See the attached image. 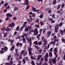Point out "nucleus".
<instances>
[{
  "mask_svg": "<svg viewBox=\"0 0 65 65\" xmlns=\"http://www.w3.org/2000/svg\"><path fill=\"white\" fill-rule=\"evenodd\" d=\"M32 10H33V11H34V12H37L38 13H39V12H40L41 11L39 10H36V8L34 7L32 8Z\"/></svg>",
  "mask_w": 65,
  "mask_h": 65,
  "instance_id": "f257e3e1",
  "label": "nucleus"
},
{
  "mask_svg": "<svg viewBox=\"0 0 65 65\" xmlns=\"http://www.w3.org/2000/svg\"><path fill=\"white\" fill-rule=\"evenodd\" d=\"M58 51V48L57 47L55 48L54 49V54L56 56V57L57 58L58 56V55L57 54V52Z\"/></svg>",
  "mask_w": 65,
  "mask_h": 65,
  "instance_id": "f03ea898",
  "label": "nucleus"
},
{
  "mask_svg": "<svg viewBox=\"0 0 65 65\" xmlns=\"http://www.w3.org/2000/svg\"><path fill=\"white\" fill-rule=\"evenodd\" d=\"M24 35H25V36H26V38L27 39V40H28V41H29H29H30V45H32V42H31V38H30L29 41V39L27 37V35L25 33Z\"/></svg>",
  "mask_w": 65,
  "mask_h": 65,
  "instance_id": "7ed1b4c3",
  "label": "nucleus"
},
{
  "mask_svg": "<svg viewBox=\"0 0 65 65\" xmlns=\"http://www.w3.org/2000/svg\"><path fill=\"white\" fill-rule=\"evenodd\" d=\"M28 51H29V55H32V53H31V51L32 50V49L30 47L28 48Z\"/></svg>",
  "mask_w": 65,
  "mask_h": 65,
  "instance_id": "20e7f679",
  "label": "nucleus"
},
{
  "mask_svg": "<svg viewBox=\"0 0 65 65\" xmlns=\"http://www.w3.org/2000/svg\"><path fill=\"white\" fill-rule=\"evenodd\" d=\"M37 31V29L36 28L35 30V31H34V33L35 35H37L38 33V31Z\"/></svg>",
  "mask_w": 65,
  "mask_h": 65,
  "instance_id": "39448f33",
  "label": "nucleus"
},
{
  "mask_svg": "<svg viewBox=\"0 0 65 65\" xmlns=\"http://www.w3.org/2000/svg\"><path fill=\"white\" fill-rule=\"evenodd\" d=\"M15 24H14V23H12L9 25L8 26H10V27H13H13H14V26H15Z\"/></svg>",
  "mask_w": 65,
  "mask_h": 65,
  "instance_id": "423d86ee",
  "label": "nucleus"
},
{
  "mask_svg": "<svg viewBox=\"0 0 65 65\" xmlns=\"http://www.w3.org/2000/svg\"><path fill=\"white\" fill-rule=\"evenodd\" d=\"M42 41H43L44 44L46 43V41L43 37L42 38Z\"/></svg>",
  "mask_w": 65,
  "mask_h": 65,
  "instance_id": "0eeeda50",
  "label": "nucleus"
},
{
  "mask_svg": "<svg viewBox=\"0 0 65 65\" xmlns=\"http://www.w3.org/2000/svg\"><path fill=\"white\" fill-rule=\"evenodd\" d=\"M46 55L45 57V61H47V58H48V53H46Z\"/></svg>",
  "mask_w": 65,
  "mask_h": 65,
  "instance_id": "6e6552de",
  "label": "nucleus"
},
{
  "mask_svg": "<svg viewBox=\"0 0 65 65\" xmlns=\"http://www.w3.org/2000/svg\"><path fill=\"white\" fill-rule=\"evenodd\" d=\"M42 31V29H40V34L38 36H37V38H38V37H40V36H41V32Z\"/></svg>",
  "mask_w": 65,
  "mask_h": 65,
  "instance_id": "1a4fd4ad",
  "label": "nucleus"
},
{
  "mask_svg": "<svg viewBox=\"0 0 65 65\" xmlns=\"http://www.w3.org/2000/svg\"><path fill=\"white\" fill-rule=\"evenodd\" d=\"M8 50V48H7V47H6L5 46V48H2V50H3V51H7V50Z\"/></svg>",
  "mask_w": 65,
  "mask_h": 65,
  "instance_id": "9d476101",
  "label": "nucleus"
},
{
  "mask_svg": "<svg viewBox=\"0 0 65 65\" xmlns=\"http://www.w3.org/2000/svg\"><path fill=\"white\" fill-rule=\"evenodd\" d=\"M7 17H13V15H11L10 13H7Z\"/></svg>",
  "mask_w": 65,
  "mask_h": 65,
  "instance_id": "9b49d317",
  "label": "nucleus"
},
{
  "mask_svg": "<svg viewBox=\"0 0 65 65\" xmlns=\"http://www.w3.org/2000/svg\"><path fill=\"white\" fill-rule=\"evenodd\" d=\"M15 48V46H13L12 47H11V48L10 49V50L11 51H13V50H14V49Z\"/></svg>",
  "mask_w": 65,
  "mask_h": 65,
  "instance_id": "f8f14e48",
  "label": "nucleus"
},
{
  "mask_svg": "<svg viewBox=\"0 0 65 65\" xmlns=\"http://www.w3.org/2000/svg\"><path fill=\"white\" fill-rule=\"evenodd\" d=\"M56 40H55L54 41H54H52L51 42V44H54V45H55V42H56Z\"/></svg>",
  "mask_w": 65,
  "mask_h": 65,
  "instance_id": "ddd939ff",
  "label": "nucleus"
},
{
  "mask_svg": "<svg viewBox=\"0 0 65 65\" xmlns=\"http://www.w3.org/2000/svg\"><path fill=\"white\" fill-rule=\"evenodd\" d=\"M12 63H13V62H12V61H11V62L10 64H8V63L7 62H6V65H12Z\"/></svg>",
  "mask_w": 65,
  "mask_h": 65,
  "instance_id": "4468645a",
  "label": "nucleus"
},
{
  "mask_svg": "<svg viewBox=\"0 0 65 65\" xmlns=\"http://www.w3.org/2000/svg\"><path fill=\"white\" fill-rule=\"evenodd\" d=\"M25 5H27L29 4V2L28 1V0H26L25 1Z\"/></svg>",
  "mask_w": 65,
  "mask_h": 65,
  "instance_id": "2eb2a0df",
  "label": "nucleus"
},
{
  "mask_svg": "<svg viewBox=\"0 0 65 65\" xmlns=\"http://www.w3.org/2000/svg\"><path fill=\"white\" fill-rule=\"evenodd\" d=\"M52 62H53V63H55L56 62V61L55 59L54 58L53 60H52Z\"/></svg>",
  "mask_w": 65,
  "mask_h": 65,
  "instance_id": "dca6fc26",
  "label": "nucleus"
},
{
  "mask_svg": "<svg viewBox=\"0 0 65 65\" xmlns=\"http://www.w3.org/2000/svg\"><path fill=\"white\" fill-rule=\"evenodd\" d=\"M41 55H39L38 57V61L39 60H40L41 58Z\"/></svg>",
  "mask_w": 65,
  "mask_h": 65,
  "instance_id": "f3484780",
  "label": "nucleus"
},
{
  "mask_svg": "<svg viewBox=\"0 0 65 65\" xmlns=\"http://www.w3.org/2000/svg\"><path fill=\"white\" fill-rule=\"evenodd\" d=\"M51 32L50 31H48L47 32V35L48 36H50V35H51Z\"/></svg>",
  "mask_w": 65,
  "mask_h": 65,
  "instance_id": "a211bd4d",
  "label": "nucleus"
},
{
  "mask_svg": "<svg viewBox=\"0 0 65 65\" xmlns=\"http://www.w3.org/2000/svg\"><path fill=\"white\" fill-rule=\"evenodd\" d=\"M18 10V8L17 7H15V8H14V11H16V10Z\"/></svg>",
  "mask_w": 65,
  "mask_h": 65,
  "instance_id": "6ab92c4d",
  "label": "nucleus"
},
{
  "mask_svg": "<svg viewBox=\"0 0 65 65\" xmlns=\"http://www.w3.org/2000/svg\"><path fill=\"white\" fill-rule=\"evenodd\" d=\"M28 29L30 30V29H32V27H31L30 26H28Z\"/></svg>",
  "mask_w": 65,
  "mask_h": 65,
  "instance_id": "aec40b11",
  "label": "nucleus"
},
{
  "mask_svg": "<svg viewBox=\"0 0 65 65\" xmlns=\"http://www.w3.org/2000/svg\"><path fill=\"white\" fill-rule=\"evenodd\" d=\"M56 3H57V2L56 1V0H55L53 1V4H56Z\"/></svg>",
  "mask_w": 65,
  "mask_h": 65,
  "instance_id": "412c9836",
  "label": "nucleus"
},
{
  "mask_svg": "<svg viewBox=\"0 0 65 65\" xmlns=\"http://www.w3.org/2000/svg\"><path fill=\"white\" fill-rule=\"evenodd\" d=\"M34 43L35 44H36V45H37L38 44V42L37 41H35L34 42Z\"/></svg>",
  "mask_w": 65,
  "mask_h": 65,
  "instance_id": "4be33fe9",
  "label": "nucleus"
},
{
  "mask_svg": "<svg viewBox=\"0 0 65 65\" xmlns=\"http://www.w3.org/2000/svg\"><path fill=\"white\" fill-rule=\"evenodd\" d=\"M55 31L56 32V33L58 32V29H57V28L56 27H55Z\"/></svg>",
  "mask_w": 65,
  "mask_h": 65,
  "instance_id": "5701e85b",
  "label": "nucleus"
},
{
  "mask_svg": "<svg viewBox=\"0 0 65 65\" xmlns=\"http://www.w3.org/2000/svg\"><path fill=\"white\" fill-rule=\"evenodd\" d=\"M23 42H24V43H26V39H25V38H23Z\"/></svg>",
  "mask_w": 65,
  "mask_h": 65,
  "instance_id": "b1692460",
  "label": "nucleus"
},
{
  "mask_svg": "<svg viewBox=\"0 0 65 65\" xmlns=\"http://www.w3.org/2000/svg\"><path fill=\"white\" fill-rule=\"evenodd\" d=\"M32 17H35L36 16V15L35 13H33L32 14Z\"/></svg>",
  "mask_w": 65,
  "mask_h": 65,
  "instance_id": "393cba45",
  "label": "nucleus"
},
{
  "mask_svg": "<svg viewBox=\"0 0 65 65\" xmlns=\"http://www.w3.org/2000/svg\"><path fill=\"white\" fill-rule=\"evenodd\" d=\"M10 55H9V56H8L7 59V60H8V61H9V60L10 59Z\"/></svg>",
  "mask_w": 65,
  "mask_h": 65,
  "instance_id": "a878e982",
  "label": "nucleus"
},
{
  "mask_svg": "<svg viewBox=\"0 0 65 65\" xmlns=\"http://www.w3.org/2000/svg\"><path fill=\"white\" fill-rule=\"evenodd\" d=\"M61 5L60 4L58 6L57 8V9H59V8H60V7L61 6Z\"/></svg>",
  "mask_w": 65,
  "mask_h": 65,
  "instance_id": "bb28decb",
  "label": "nucleus"
},
{
  "mask_svg": "<svg viewBox=\"0 0 65 65\" xmlns=\"http://www.w3.org/2000/svg\"><path fill=\"white\" fill-rule=\"evenodd\" d=\"M22 61H23L24 63V64H25V63H26V61H25V59H24Z\"/></svg>",
  "mask_w": 65,
  "mask_h": 65,
  "instance_id": "cd10ccee",
  "label": "nucleus"
},
{
  "mask_svg": "<svg viewBox=\"0 0 65 65\" xmlns=\"http://www.w3.org/2000/svg\"><path fill=\"white\" fill-rule=\"evenodd\" d=\"M31 59H34V60H35V58H34L33 56H31Z\"/></svg>",
  "mask_w": 65,
  "mask_h": 65,
  "instance_id": "c85d7f7f",
  "label": "nucleus"
},
{
  "mask_svg": "<svg viewBox=\"0 0 65 65\" xmlns=\"http://www.w3.org/2000/svg\"><path fill=\"white\" fill-rule=\"evenodd\" d=\"M60 32H61V35H63V34H63V31L62 30H60Z\"/></svg>",
  "mask_w": 65,
  "mask_h": 65,
  "instance_id": "c756f323",
  "label": "nucleus"
},
{
  "mask_svg": "<svg viewBox=\"0 0 65 65\" xmlns=\"http://www.w3.org/2000/svg\"><path fill=\"white\" fill-rule=\"evenodd\" d=\"M28 28L27 27H26V28H25V31H28Z\"/></svg>",
  "mask_w": 65,
  "mask_h": 65,
  "instance_id": "7c9ffc66",
  "label": "nucleus"
},
{
  "mask_svg": "<svg viewBox=\"0 0 65 65\" xmlns=\"http://www.w3.org/2000/svg\"><path fill=\"white\" fill-rule=\"evenodd\" d=\"M31 63L32 65H35V63H34V61H32L31 62Z\"/></svg>",
  "mask_w": 65,
  "mask_h": 65,
  "instance_id": "2f4dec72",
  "label": "nucleus"
},
{
  "mask_svg": "<svg viewBox=\"0 0 65 65\" xmlns=\"http://www.w3.org/2000/svg\"><path fill=\"white\" fill-rule=\"evenodd\" d=\"M5 30V27H4L1 29L2 30H3V31H4Z\"/></svg>",
  "mask_w": 65,
  "mask_h": 65,
  "instance_id": "473e14b6",
  "label": "nucleus"
},
{
  "mask_svg": "<svg viewBox=\"0 0 65 65\" xmlns=\"http://www.w3.org/2000/svg\"><path fill=\"white\" fill-rule=\"evenodd\" d=\"M62 25H63V23H62V22L60 23L59 24L60 27H61L62 26Z\"/></svg>",
  "mask_w": 65,
  "mask_h": 65,
  "instance_id": "72a5a7b5",
  "label": "nucleus"
},
{
  "mask_svg": "<svg viewBox=\"0 0 65 65\" xmlns=\"http://www.w3.org/2000/svg\"><path fill=\"white\" fill-rule=\"evenodd\" d=\"M8 5V4L7 3H6L4 4V6H5V7H6Z\"/></svg>",
  "mask_w": 65,
  "mask_h": 65,
  "instance_id": "f704fd0d",
  "label": "nucleus"
},
{
  "mask_svg": "<svg viewBox=\"0 0 65 65\" xmlns=\"http://www.w3.org/2000/svg\"><path fill=\"white\" fill-rule=\"evenodd\" d=\"M7 11V10L6 9H5L4 10V12H6Z\"/></svg>",
  "mask_w": 65,
  "mask_h": 65,
  "instance_id": "c9c22d12",
  "label": "nucleus"
},
{
  "mask_svg": "<svg viewBox=\"0 0 65 65\" xmlns=\"http://www.w3.org/2000/svg\"><path fill=\"white\" fill-rule=\"evenodd\" d=\"M4 3V1H2V2L1 3V5H2V4H3Z\"/></svg>",
  "mask_w": 65,
  "mask_h": 65,
  "instance_id": "e433bc0d",
  "label": "nucleus"
},
{
  "mask_svg": "<svg viewBox=\"0 0 65 65\" xmlns=\"http://www.w3.org/2000/svg\"><path fill=\"white\" fill-rule=\"evenodd\" d=\"M42 64V62L41 61H40V64H37V65H41Z\"/></svg>",
  "mask_w": 65,
  "mask_h": 65,
  "instance_id": "4c0bfd02",
  "label": "nucleus"
},
{
  "mask_svg": "<svg viewBox=\"0 0 65 65\" xmlns=\"http://www.w3.org/2000/svg\"><path fill=\"white\" fill-rule=\"evenodd\" d=\"M64 5H64V4H62V5L61 6V7H62V8H63V7H64Z\"/></svg>",
  "mask_w": 65,
  "mask_h": 65,
  "instance_id": "58836bf2",
  "label": "nucleus"
},
{
  "mask_svg": "<svg viewBox=\"0 0 65 65\" xmlns=\"http://www.w3.org/2000/svg\"><path fill=\"white\" fill-rule=\"evenodd\" d=\"M49 55H50V57H52V53L50 52L49 53Z\"/></svg>",
  "mask_w": 65,
  "mask_h": 65,
  "instance_id": "ea45409f",
  "label": "nucleus"
},
{
  "mask_svg": "<svg viewBox=\"0 0 65 65\" xmlns=\"http://www.w3.org/2000/svg\"><path fill=\"white\" fill-rule=\"evenodd\" d=\"M42 42H39V43H38V44H40V45H41V44H42Z\"/></svg>",
  "mask_w": 65,
  "mask_h": 65,
  "instance_id": "a19ab883",
  "label": "nucleus"
},
{
  "mask_svg": "<svg viewBox=\"0 0 65 65\" xmlns=\"http://www.w3.org/2000/svg\"><path fill=\"white\" fill-rule=\"evenodd\" d=\"M27 20L29 22V24H31V23H30V22H31V21L30 20V19H27Z\"/></svg>",
  "mask_w": 65,
  "mask_h": 65,
  "instance_id": "79ce46f5",
  "label": "nucleus"
},
{
  "mask_svg": "<svg viewBox=\"0 0 65 65\" xmlns=\"http://www.w3.org/2000/svg\"><path fill=\"white\" fill-rule=\"evenodd\" d=\"M6 30L7 31H9L10 30V29L9 28H7L6 29Z\"/></svg>",
  "mask_w": 65,
  "mask_h": 65,
  "instance_id": "37998d69",
  "label": "nucleus"
},
{
  "mask_svg": "<svg viewBox=\"0 0 65 65\" xmlns=\"http://www.w3.org/2000/svg\"><path fill=\"white\" fill-rule=\"evenodd\" d=\"M38 53H39V54H40V53H41V50L40 49V50H39L38 51Z\"/></svg>",
  "mask_w": 65,
  "mask_h": 65,
  "instance_id": "c03bdc74",
  "label": "nucleus"
},
{
  "mask_svg": "<svg viewBox=\"0 0 65 65\" xmlns=\"http://www.w3.org/2000/svg\"><path fill=\"white\" fill-rule=\"evenodd\" d=\"M19 28H20V27H19V26L17 27V31H18V30H19Z\"/></svg>",
  "mask_w": 65,
  "mask_h": 65,
  "instance_id": "a18cd8bd",
  "label": "nucleus"
},
{
  "mask_svg": "<svg viewBox=\"0 0 65 65\" xmlns=\"http://www.w3.org/2000/svg\"><path fill=\"white\" fill-rule=\"evenodd\" d=\"M62 41H63L64 42H65V40L64 39H62Z\"/></svg>",
  "mask_w": 65,
  "mask_h": 65,
  "instance_id": "49530a36",
  "label": "nucleus"
},
{
  "mask_svg": "<svg viewBox=\"0 0 65 65\" xmlns=\"http://www.w3.org/2000/svg\"><path fill=\"white\" fill-rule=\"evenodd\" d=\"M53 48H52L50 49V51L51 52V53H52V50H53Z\"/></svg>",
  "mask_w": 65,
  "mask_h": 65,
  "instance_id": "de8ad7c7",
  "label": "nucleus"
},
{
  "mask_svg": "<svg viewBox=\"0 0 65 65\" xmlns=\"http://www.w3.org/2000/svg\"><path fill=\"white\" fill-rule=\"evenodd\" d=\"M7 33H5V34L4 35V36L5 37H6L7 36Z\"/></svg>",
  "mask_w": 65,
  "mask_h": 65,
  "instance_id": "09e8293b",
  "label": "nucleus"
},
{
  "mask_svg": "<svg viewBox=\"0 0 65 65\" xmlns=\"http://www.w3.org/2000/svg\"><path fill=\"white\" fill-rule=\"evenodd\" d=\"M41 25H43L44 24V23L43 22H40Z\"/></svg>",
  "mask_w": 65,
  "mask_h": 65,
  "instance_id": "8fccbe9b",
  "label": "nucleus"
},
{
  "mask_svg": "<svg viewBox=\"0 0 65 65\" xmlns=\"http://www.w3.org/2000/svg\"><path fill=\"white\" fill-rule=\"evenodd\" d=\"M0 53H4V51L3 50H2L0 51Z\"/></svg>",
  "mask_w": 65,
  "mask_h": 65,
  "instance_id": "3c124183",
  "label": "nucleus"
},
{
  "mask_svg": "<svg viewBox=\"0 0 65 65\" xmlns=\"http://www.w3.org/2000/svg\"><path fill=\"white\" fill-rule=\"evenodd\" d=\"M29 6H28L26 7V9H29Z\"/></svg>",
  "mask_w": 65,
  "mask_h": 65,
  "instance_id": "603ef678",
  "label": "nucleus"
},
{
  "mask_svg": "<svg viewBox=\"0 0 65 65\" xmlns=\"http://www.w3.org/2000/svg\"><path fill=\"white\" fill-rule=\"evenodd\" d=\"M22 55H21V56H20L19 57V58L20 59H22Z\"/></svg>",
  "mask_w": 65,
  "mask_h": 65,
  "instance_id": "864d4df0",
  "label": "nucleus"
},
{
  "mask_svg": "<svg viewBox=\"0 0 65 65\" xmlns=\"http://www.w3.org/2000/svg\"><path fill=\"white\" fill-rule=\"evenodd\" d=\"M40 18H43V15H40Z\"/></svg>",
  "mask_w": 65,
  "mask_h": 65,
  "instance_id": "5fc2aeb1",
  "label": "nucleus"
},
{
  "mask_svg": "<svg viewBox=\"0 0 65 65\" xmlns=\"http://www.w3.org/2000/svg\"><path fill=\"white\" fill-rule=\"evenodd\" d=\"M48 13H51V10H50L48 11Z\"/></svg>",
  "mask_w": 65,
  "mask_h": 65,
  "instance_id": "6e6d98bb",
  "label": "nucleus"
},
{
  "mask_svg": "<svg viewBox=\"0 0 65 65\" xmlns=\"http://www.w3.org/2000/svg\"><path fill=\"white\" fill-rule=\"evenodd\" d=\"M49 63L51 65H52V62L51 61H49Z\"/></svg>",
  "mask_w": 65,
  "mask_h": 65,
  "instance_id": "4d7b16f0",
  "label": "nucleus"
},
{
  "mask_svg": "<svg viewBox=\"0 0 65 65\" xmlns=\"http://www.w3.org/2000/svg\"><path fill=\"white\" fill-rule=\"evenodd\" d=\"M23 53H24V51L22 50L21 53V54H23Z\"/></svg>",
  "mask_w": 65,
  "mask_h": 65,
  "instance_id": "13d9d810",
  "label": "nucleus"
},
{
  "mask_svg": "<svg viewBox=\"0 0 65 65\" xmlns=\"http://www.w3.org/2000/svg\"><path fill=\"white\" fill-rule=\"evenodd\" d=\"M13 41H14V40H12V41H11V44H12V43H13Z\"/></svg>",
  "mask_w": 65,
  "mask_h": 65,
  "instance_id": "bf43d9fd",
  "label": "nucleus"
},
{
  "mask_svg": "<svg viewBox=\"0 0 65 65\" xmlns=\"http://www.w3.org/2000/svg\"><path fill=\"white\" fill-rule=\"evenodd\" d=\"M9 8H10V7H9V6H8L6 7L7 9H9Z\"/></svg>",
  "mask_w": 65,
  "mask_h": 65,
  "instance_id": "052dcab7",
  "label": "nucleus"
},
{
  "mask_svg": "<svg viewBox=\"0 0 65 65\" xmlns=\"http://www.w3.org/2000/svg\"><path fill=\"white\" fill-rule=\"evenodd\" d=\"M57 13H60V12H61V11H57Z\"/></svg>",
  "mask_w": 65,
  "mask_h": 65,
  "instance_id": "680f3d73",
  "label": "nucleus"
},
{
  "mask_svg": "<svg viewBox=\"0 0 65 65\" xmlns=\"http://www.w3.org/2000/svg\"><path fill=\"white\" fill-rule=\"evenodd\" d=\"M55 21L54 20L52 22V23H55Z\"/></svg>",
  "mask_w": 65,
  "mask_h": 65,
  "instance_id": "e2e57ef3",
  "label": "nucleus"
},
{
  "mask_svg": "<svg viewBox=\"0 0 65 65\" xmlns=\"http://www.w3.org/2000/svg\"><path fill=\"white\" fill-rule=\"evenodd\" d=\"M19 45L21 46H22V44L21 43H20L19 44Z\"/></svg>",
  "mask_w": 65,
  "mask_h": 65,
  "instance_id": "0e129e2a",
  "label": "nucleus"
},
{
  "mask_svg": "<svg viewBox=\"0 0 65 65\" xmlns=\"http://www.w3.org/2000/svg\"><path fill=\"white\" fill-rule=\"evenodd\" d=\"M26 27V24H24L23 25V27Z\"/></svg>",
  "mask_w": 65,
  "mask_h": 65,
  "instance_id": "69168bd1",
  "label": "nucleus"
},
{
  "mask_svg": "<svg viewBox=\"0 0 65 65\" xmlns=\"http://www.w3.org/2000/svg\"><path fill=\"white\" fill-rule=\"evenodd\" d=\"M9 20V18H6V21H8Z\"/></svg>",
  "mask_w": 65,
  "mask_h": 65,
  "instance_id": "338daca9",
  "label": "nucleus"
},
{
  "mask_svg": "<svg viewBox=\"0 0 65 65\" xmlns=\"http://www.w3.org/2000/svg\"><path fill=\"white\" fill-rule=\"evenodd\" d=\"M52 17L53 18H54V17H55V15H54V14L53 15H52Z\"/></svg>",
  "mask_w": 65,
  "mask_h": 65,
  "instance_id": "774afa93",
  "label": "nucleus"
}]
</instances>
